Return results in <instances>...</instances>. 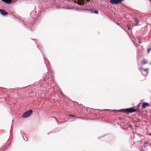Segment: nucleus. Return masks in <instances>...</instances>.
<instances>
[{
    "label": "nucleus",
    "mask_w": 151,
    "mask_h": 151,
    "mask_svg": "<svg viewBox=\"0 0 151 151\" xmlns=\"http://www.w3.org/2000/svg\"><path fill=\"white\" fill-rule=\"evenodd\" d=\"M110 2L112 4H119L117 0H110Z\"/></svg>",
    "instance_id": "obj_4"
},
{
    "label": "nucleus",
    "mask_w": 151,
    "mask_h": 151,
    "mask_svg": "<svg viewBox=\"0 0 151 151\" xmlns=\"http://www.w3.org/2000/svg\"><path fill=\"white\" fill-rule=\"evenodd\" d=\"M122 110L123 112L127 114L134 112L136 111V110L133 108L123 109Z\"/></svg>",
    "instance_id": "obj_1"
},
{
    "label": "nucleus",
    "mask_w": 151,
    "mask_h": 151,
    "mask_svg": "<svg viewBox=\"0 0 151 151\" xmlns=\"http://www.w3.org/2000/svg\"><path fill=\"white\" fill-rule=\"evenodd\" d=\"M32 112V110H30L24 113L22 115V117L23 118L28 117L31 114Z\"/></svg>",
    "instance_id": "obj_2"
},
{
    "label": "nucleus",
    "mask_w": 151,
    "mask_h": 151,
    "mask_svg": "<svg viewBox=\"0 0 151 151\" xmlns=\"http://www.w3.org/2000/svg\"><path fill=\"white\" fill-rule=\"evenodd\" d=\"M147 63L146 60H142V64H145L146 63Z\"/></svg>",
    "instance_id": "obj_8"
},
{
    "label": "nucleus",
    "mask_w": 151,
    "mask_h": 151,
    "mask_svg": "<svg viewBox=\"0 0 151 151\" xmlns=\"http://www.w3.org/2000/svg\"><path fill=\"white\" fill-rule=\"evenodd\" d=\"M150 50H151V49L150 48H149V49H148L147 51V52L148 53H149L150 52Z\"/></svg>",
    "instance_id": "obj_11"
},
{
    "label": "nucleus",
    "mask_w": 151,
    "mask_h": 151,
    "mask_svg": "<svg viewBox=\"0 0 151 151\" xmlns=\"http://www.w3.org/2000/svg\"><path fill=\"white\" fill-rule=\"evenodd\" d=\"M149 106V104L146 103H142V106L143 109L145 108L147 106Z\"/></svg>",
    "instance_id": "obj_6"
},
{
    "label": "nucleus",
    "mask_w": 151,
    "mask_h": 151,
    "mask_svg": "<svg viewBox=\"0 0 151 151\" xmlns=\"http://www.w3.org/2000/svg\"><path fill=\"white\" fill-rule=\"evenodd\" d=\"M0 12L3 15H6L8 14V13L5 12L4 10L0 9Z\"/></svg>",
    "instance_id": "obj_5"
},
{
    "label": "nucleus",
    "mask_w": 151,
    "mask_h": 151,
    "mask_svg": "<svg viewBox=\"0 0 151 151\" xmlns=\"http://www.w3.org/2000/svg\"><path fill=\"white\" fill-rule=\"evenodd\" d=\"M93 13L96 14H98V11H95L94 12H93Z\"/></svg>",
    "instance_id": "obj_10"
},
{
    "label": "nucleus",
    "mask_w": 151,
    "mask_h": 151,
    "mask_svg": "<svg viewBox=\"0 0 151 151\" xmlns=\"http://www.w3.org/2000/svg\"><path fill=\"white\" fill-rule=\"evenodd\" d=\"M145 71H147V70H148V69H145Z\"/></svg>",
    "instance_id": "obj_13"
},
{
    "label": "nucleus",
    "mask_w": 151,
    "mask_h": 151,
    "mask_svg": "<svg viewBox=\"0 0 151 151\" xmlns=\"http://www.w3.org/2000/svg\"><path fill=\"white\" fill-rule=\"evenodd\" d=\"M134 20L135 21V22L137 23V24H138L139 23V22L138 20L136 19H134Z\"/></svg>",
    "instance_id": "obj_9"
},
{
    "label": "nucleus",
    "mask_w": 151,
    "mask_h": 151,
    "mask_svg": "<svg viewBox=\"0 0 151 151\" xmlns=\"http://www.w3.org/2000/svg\"><path fill=\"white\" fill-rule=\"evenodd\" d=\"M118 0V2L119 3H120V2L122 1V0Z\"/></svg>",
    "instance_id": "obj_12"
},
{
    "label": "nucleus",
    "mask_w": 151,
    "mask_h": 151,
    "mask_svg": "<svg viewBox=\"0 0 151 151\" xmlns=\"http://www.w3.org/2000/svg\"><path fill=\"white\" fill-rule=\"evenodd\" d=\"M89 1V0H78V4L80 5H83L87 2Z\"/></svg>",
    "instance_id": "obj_3"
},
{
    "label": "nucleus",
    "mask_w": 151,
    "mask_h": 151,
    "mask_svg": "<svg viewBox=\"0 0 151 151\" xmlns=\"http://www.w3.org/2000/svg\"><path fill=\"white\" fill-rule=\"evenodd\" d=\"M2 1L7 3L9 4L12 2L11 0H1Z\"/></svg>",
    "instance_id": "obj_7"
}]
</instances>
